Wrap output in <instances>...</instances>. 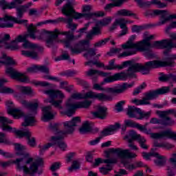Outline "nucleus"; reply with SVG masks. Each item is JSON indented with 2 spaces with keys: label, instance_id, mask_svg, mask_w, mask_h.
<instances>
[{
  "label": "nucleus",
  "instance_id": "nucleus-1",
  "mask_svg": "<svg viewBox=\"0 0 176 176\" xmlns=\"http://www.w3.org/2000/svg\"><path fill=\"white\" fill-rule=\"evenodd\" d=\"M79 123H80V118L74 117L71 121H66L63 123V127L65 128L64 130H61V124L60 123L50 124L48 129L55 135L51 137L52 142L45 144L43 146H38L40 152L42 153L54 145L58 146L61 151H65L67 144L64 142V138L68 134H73L74 131H75V127Z\"/></svg>",
  "mask_w": 176,
  "mask_h": 176
},
{
  "label": "nucleus",
  "instance_id": "nucleus-2",
  "mask_svg": "<svg viewBox=\"0 0 176 176\" xmlns=\"http://www.w3.org/2000/svg\"><path fill=\"white\" fill-rule=\"evenodd\" d=\"M126 67H129L126 73H116L111 76L104 78V82L111 83L116 80H126L128 78H134L135 76V72H141L142 75H149L151 69L159 67V62L148 61L143 65L141 63H133L132 60H126L123 62L122 65H120L122 69L126 68Z\"/></svg>",
  "mask_w": 176,
  "mask_h": 176
},
{
  "label": "nucleus",
  "instance_id": "nucleus-3",
  "mask_svg": "<svg viewBox=\"0 0 176 176\" xmlns=\"http://www.w3.org/2000/svg\"><path fill=\"white\" fill-rule=\"evenodd\" d=\"M32 6V3L30 2L27 4L20 6L16 8V18L8 14L4 15L3 17L0 18V28H12L14 23L16 24H24L25 27H28L27 23L28 20L21 19L24 16V13L27 12L29 8Z\"/></svg>",
  "mask_w": 176,
  "mask_h": 176
},
{
  "label": "nucleus",
  "instance_id": "nucleus-4",
  "mask_svg": "<svg viewBox=\"0 0 176 176\" xmlns=\"http://www.w3.org/2000/svg\"><path fill=\"white\" fill-rule=\"evenodd\" d=\"M76 5L75 0H68L67 2L61 8V12L64 14V16H68L67 20V28L72 30V31H75L76 30V27H78L77 24L73 23L74 19H90L93 14H80L79 12H75L74 9V6Z\"/></svg>",
  "mask_w": 176,
  "mask_h": 176
},
{
  "label": "nucleus",
  "instance_id": "nucleus-5",
  "mask_svg": "<svg viewBox=\"0 0 176 176\" xmlns=\"http://www.w3.org/2000/svg\"><path fill=\"white\" fill-rule=\"evenodd\" d=\"M148 35V32L144 33V38L143 41H140L139 43H134L135 41V35H132L128 41L122 45V49H136L138 50H149L152 44H151L150 41H152L155 36Z\"/></svg>",
  "mask_w": 176,
  "mask_h": 176
},
{
  "label": "nucleus",
  "instance_id": "nucleus-6",
  "mask_svg": "<svg viewBox=\"0 0 176 176\" xmlns=\"http://www.w3.org/2000/svg\"><path fill=\"white\" fill-rule=\"evenodd\" d=\"M43 93L50 97V99L45 100V102H50L52 107H54L56 109H59V111L63 109L61 104H63V98H65V96L61 91L48 89L43 91Z\"/></svg>",
  "mask_w": 176,
  "mask_h": 176
},
{
  "label": "nucleus",
  "instance_id": "nucleus-7",
  "mask_svg": "<svg viewBox=\"0 0 176 176\" xmlns=\"http://www.w3.org/2000/svg\"><path fill=\"white\" fill-rule=\"evenodd\" d=\"M21 104H23L25 108L29 109V113L25 116V122L22 123V126L27 127L28 126H34V123L36 122L35 120V115L38 113V103H31L27 100H21Z\"/></svg>",
  "mask_w": 176,
  "mask_h": 176
},
{
  "label": "nucleus",
  "instance_id": "nucleus-8",
  "mask_svg": "<svg viewBox=\"0 0 176 176\" xmlns=\"http://www.w3.org/2000/svg\"><path fill=\"white\" fill-rule=\"evenodd\" d=\"M72 98L74 100H82L91 98V100H99V101H112L113 98L111 96L105 95V94L93 92L91 91L87 92L85 94L75 93L72 95Z\"/></svg>",
  "mask_w": 176,
  "mask_h": 176
},
{
  "label": "nucleus",
  "instance_id": "nucleus-9",
  "mask_svg": "<svg viewBox=\"0 0 176 176\" xmlns=\"http://www.w3.org/2000/svg\"><path fill=\"white\" fill-rule=\"evenodd\" d=\"M58 29H55L53 32H47L44 30L43 32L40 33V35L36 34V39H45V45L47 47H54L56 43H58Z\"/></svg>",
  "mask_w": 176,
  "mask_h": 176
},
{
  "label": "nucleus",
  "instance_id": "nucleus-10",
  "mask_svg": "<svg viewBox=\"0 0 176 176\" xmlns=\"http://www.w3.org/2000/svg\"><path fill=\"white\" fill-rule=\"evenodd\" d=\"M139 130L140 131H143V133H145L146 134H150L151 138H153L154 140H166V138H169L170 140H176V133L173 132L170 130L153 133H152V130H148L146 129V125H140V126L139 127Z\"/></svg>",
  "mask_w": 176,
  "mask_h": 176
},
{
  "label": "nucleus",
  "instance_id": "nucleus-11",
  "mask_svg": "<svg viewBox=\"0 0 176 176\" xmlns=\"http://www.w3.org/2000/svg\"><path fill=\"white\" fill-rule=\"evenodd\" d=\"M133 86H134V82L130 84L124 82L122 85L113 88H102L100 84H94L93 89H94V90H100V91H106V93H111V94H122V93H124L127 89H130V87H133Z\"/></svg>",
  "mask_w": 176,
  "mask_h": 176
},
{
  "label": "nucleus",
  "instance_id": "nucleus-12",
  "mask_svg": "<svg viewBox=\"0 0 176 176\" xmlns=\"http://www.w3.org/2000/svg\"><path fill=\"white\" fill-rule=\"evenodd\" d=\"M91 105V100H85L82 102H78L77 103H74L72 102V98H69L65 104L67 111L65 113L67 116L71 118L76 109L79 108H89Z\"/></svg>",
  "mask_w": 176,
  "mask_h": 176
},
{
  "label": "nucleus",
  "instance_id": "nucleus-13",
  "mask_svg": "<svg viewBox=\"0 0 176 176\" xmlns=\"http://www.w3.org/2000/svg\"><path fill=\"white\" fill-rule=\"evenodd\" d=\"M23 49H32V51H25L22 50L21 53L23 56H25L26 57H30V58H38V53L36 52L35 50L38 52H42L43 50V47H41V45L35 43H32L30 41H25L22 45Z\"/></svg>",
  "mask_w": 176,
  "mask_h": 176
},
{
  "label": "nucleus",
  "instance_id": "nucleus-14",
  "mask_svg": "<svg viewBox=\"0 0 176 176\" xmlns=\"http://www.w3.org/2000/svg\"><path fill=\"white\" fill-rule=\"evenodd\" d=\"M126 115L130 118L138 119L142 120V119H149L151 116V111L145 113L140 108H137L135 106H129L126 111Z\"/></svg>",
  "mask_w": 176,
  "mask_h": 176
},
{
  "label": "nucleus",
  "instance_id": "nucleus-15",
  "mask_svg": "<svg viewBox=\"0 0 176 176\" xmlns=\"http://www.w3.org/2000/svg\"><path fill=\"white\" fill-rule=\"evenodd\" d=\"M10 133H14L19 138H23L25 137L28 140V145L31 146V148H34L36 146V140L35 138L32 137V133L30 131V129H26L25 131H19L16 129V128H12V130Z\"/></svg>",
  "mask_w": 176,
  "mask_h": 176
},
{
  "label": "nucleus",
  "instance_id": "nucleus-16",
  "mask_svg": "<svg viewBox=\"0 0 176 176\" xmlns=\"http://www.w3.org/2000/svg\"><path fill=\"white\" fill-rule=\"evenodd\" d=\"M104 153L106 155V157H109V153H116L118 157L121 159V160H122V159H124V157H128L130 159H135V157H137V154L130 152V150H123L120 148H110L109 151H104Z\"/></svg>",
  "mask_w": 176,
  "mask_h": 176
},
{
  "label": "nucleus",
  "instance_id": "nucleus-17",
  "mask_svg": "<svg viewBox=\"0 0 176 176\" xmlns=\"http://www.w3.org/2000/svg\"><path fill=\"white\" fill-rule=\"evenodd\" d=\"M90 47V41L89 40L80 41L74 47H70L71 53L74 54H80L82 52H86Z\"/></svg>",
  "mask_w": 176,
  "mask_h": 176
},
{
  "label": "nucleus",
  "instance_id": "nucleus-18",
  "mask_svg": "<svg viewBox=\"0 0 176 176\" xmlns=\"http://www.w3.org/2000/svg\"><path fill=\"white\" fill-rule=\"evenodd\" d=\"M28 33L23 36L21 35L18 36L14 41H16V43L25 42V40L27 38H28V36L32 39H36V34H38L39 31H38L36 28L34 26V24L32 23L28 27Z\"/></svg>",
  "mask_w": 176,
  "mask_h": 176
},
{
  "label": "nucleus",
  "instance_id": "nucleus-19",
  "mask_svg": "<svg viewBox=\"0 0 176 176\" xmlns=\"http://www.w3.org/2000/svg\"><path fill=\"white\" fill-rule=\"evenodd\" d=\"M154 14L156 16L160 14V21L158 22V25H163L164 24H166L168 21H170V20H172V19H176V14H172L168 15L167 13V11L164 10H155L153 11Z\"/></svg>",
  "mask_w": 176,
  "mask_h": 176
},
{
  "label": "nucleus",
  "instance_id": "nucleus-20",
  "mask_svg": "<svg viewBox=\"0 0 176 176\" xmlns=\"http://www.w3.org/2000/svg\"><path fill=\"white\" fill-rule=\"evenodd\" d=\"M6 74L10 75L12 79H16V80H19V82H22L23 83H27L30 80L27 76L16 71L12 67H8L6 70Z\"/></svg>",
  "mask_w": 176,
  "mask_h": 176
},
{
  "label": "nucleus",
  "instance_id": "nucleus-21",
  "mask_svg": "<svg viewBox=\"0 0 176 176\" xmlns=\"http://www.w3.org/2000/svg\"><path fill=\"white\" fill-rule=\"evenodd\" d=\"M169 92L170 87H163L155 91H150L149 92L146 93L144 96H146V98L149 101L151 100H155V98H157L158 96L166 94Z\"/></svg>",
  "mask_w": 176,
  "mask_h": 176
},
{
  "label": "nucleus",
  "instance_id": "nucleus-22",
  "mask_svg": "<svg viewBox=\"0 0 176 176\" xmlns=\"http://www.w3.org/2000/svg\"><path fill=\"white\" fill-rule=\"evenodd\" d=\"M7 111L9 115H12L14 119H20L22 116H24V113L21 109H19L14 107V104H13V102L7 101L6 102Z\"/></svg>",
  "mask_w": 176,
  "mask_h": 176
},
{
  "label": "nucleus",
  "instance_id": "nucleus-23",
  "mask_svg": "<svg viewBox=\"0 0 176 176\" xmlns=\"http://www.w3.org/2000/svg\"><path fill=\"white\" fill-rule=\"evenodd\" d=\"M43 117L41 120L43 122H49V120H53L56 112L52 109V106H46L42 108Z\"/></svg>",
  "mask_w": 176,
  "mask_h": 176
},
{
  "label": "nucleus",
  "instance_id": "nucleus-24",
  "mask_svg": "<svg viewBox=\"0 0 176 176\" xmlns=\"http://www.w3.org/2000/svg\"><path fill=\"white\" fill-rule=\"evenodd\" d=\"M85 75L86 76L91 78L92 80L96 82L98 76H103L105 78L108 76V75H111V73H107L94 69H89L88 71L85 72Z\"/></svg>",
  "mask_w": 176,
  "mask_h": 176
},
{
  "label": "nucleus",
  "instance_id": "nucleus-25",
  "mask_svg": "<svg viewBox=\"0 0 176 176\" xmlns=\"http://www.w3.org/2000/svg\"><path fill=\"white\" fill-rule=\"evenodd\" d=\"M127 159H129V157H124L121 160V163L123 164L124 167H125L126 170H129V171H133V170H135L138 168V167H142V166H144L142 162H136L134 164H131L130 160Z\"/></svg>",
  "mask_w": 176,
  "mask_h": 176
},
{
  "label": "nucleus",
  "instance_id": "nucleus-26",
  "mask_svg": "<svg viewBox=\"0 0 176 176\" xmlns=\"http://www.w3.org/2000/svg\"><path fill=\"white\" fill-rule=\"evenodd\" d=\"M91 10V6H84L82 7V13H80V14H92L91 17L85 18L86 20H90V19H94V17H104L105 16V13L102 11H98L96 12H90Z\"/></svg>",
  "mask_w": 176,
  "mask_h": 176
},
{
  "label": "nucleus",
  "instance_id": "nucleus-27",
  "mask_svg": "<svg viewBox=\"0 0 176 176\" xmlns=\"http://www.w3.org/2000/svg\"><path fill=\"white\" fill-rule=\"evenodd\" d=\"M173 60H176V54L170 55L169 58H168L165 61L160 60H151V61H157L158 63V67L155 68H160L162 67H175V63Z\"/></svg>",
  "mask_w": 176,
  "mask_h": 176
},
{
  "label": "nucleus",
  "instance_id": "nucleus-28",
  "mask_svg": "<svg viewBox=\"0 0 176 176\" xmlns=\"http://www.w3.org/2000/svg\"><path fill=\"white\" fill-rule=\"evenodd\" d=\"M0 123L1 125L0 126L1 129H2L3 131H8L10 132L13 130V128L8 124H12L13 121L10 120L8 118L1 116L0 117Z\"/></svg>",
  "mask_w": 176,
  "mask_h": 176
},
{
  "label": "nucleus",
  "instance_id": "nucleus-29",
  "mask_svg": "<svg viewBox=\"0 0 176 176\" xmlns=\"http://www.w3.org/2000/svg\"><path fill=\"white\" fill-rule=\"evenodd\" d=\"M108 109L104 106H98L96 111L92 113L94 118H98L99 119H105L107 118V111Z\"/></svg>",
  "mask_w": 176,
  "mask_h": 176
},
{
  "label": "nucleus",
  "instance_id": "nucleus-30",
  "mask_svg": "<svg viewBox=\"0 0 176 176\" xmlns=\"http://www.w3.org/2000/svg\"><path fill=\"white\" fill-rule=\"evenodd\" d=\"M120 129V124L116 122L114 125H111L109 127L105 129L101 132V134L100 135V137H107V135H111L112 133L114 131H116L117 130H119Z\"/></svg>",
  "mask_w": 176,
  "mask_h": 176
},
{
  "label": "nucleus",
  "instance_id": "nucleus-31",
  "mask_svg": "<svg viewBox=\"0 0 176 176\" xmlns=\"http://www.w3.org/2000/svg\"><path fill=\"white\" fill-rule=\"evenodd\" d=\"M176 158L172 157L169 160V165L168 166V176L175 175Z\"/></svg>",
  "mask_w": 176,
  "mask_h": 176
},
{
  "label": "nucleus",
  "instance_id": "nucleus-32",
  "mask_svg": "<svg viewBox=\"0 0 176 176\" xmlns=\"http://www.w3.org/2000/svg\"><path fill=\"white\" fill-rule=\"evenodd\" d=\"M154 157H156V160H154V163L158 167H163L167 162L166 157L161 155L158 153H155Z\"/></svg>",
  "mask_w": 176,
  "mask_h": 176
},
{
  "label": "nucleus",
  "instance_id": "nucleus-33",
  "mask_svg": "<svg viewBox=\"0 0 176 176\" xmlns=\"http://www.w3.org/2000/svg\"><path fill=\"white\" fill-rule=\"evenodd\" d=\"M102 163H118V158H109L102 160V158L95 159V162L93 164L94 167H98Z\"/></svg>",
  "mask_w": 176,
  "mask_h": 176
},
{
  "label": "nucleus",
  "instance_id": "nucleus-34",
  "mask_svg": "<svg viewBox=\"0 0 176 176\" xmlns=\"http://www.w3.org/2000/svg\"><path fill=\"white\" fill-rule=\"evenodd\" d=\"M14 148L16 151V155H17V156H23V155H25V153H29L24 151H25V149H27L25 146H23V144H21L19 143H15V144H14Z\"/></svg>",
  "mask_w": 176,
  "mask_h": 176
},
{
  "label": "nucleus",
  "instance_id": "nucleus-35",
  "mask_svg": "<svg viewBox=\"0 0 176 176\" xmlns=\"http://www.w3.org/2000/svg\"><path fill=\"white\" fill-rule=\"evenodd\" d=\"M3 60H0V64H3L4 65H16V61L13 60V58L6 56V54H3L1 58Z\"/></svg>",
  "mask_w": 176,
  "mask_h": 176
},
{
  "label": "nucleus",
  "instance_id": "nucleus-36",
  "mask_svg": "<svg viewBox=\"0 0 176 176\" xmlns=\"http://www.w3.org/2000/svg\"><path fill=\"white\" fill-rule=\"evenodd\" d=\"M160 124L162 126H173L175 121L171 120V118L166 116L165 117H160Z\"/></svg>",
  "mask_w": 176,
  "mask_h": 176
},
{
  "label": "nucleus",
  "instance_id": "nucleus-37",
  "mask_svg": "<svg viewBox=\"0 0 176 176\" xmlns=\"http://www.w3.org/2000/svg\"><path fill=\"white\" fill-rule=\"evenodd\" d=\"M9 41H10V35L6 34L3 38L0 39V47H6L7 49L9 45Z\"/></svg>",
  "mask_w": 176,
  "mask_h": 176
},
{
  "label": "nucleus",
  "instance_id": "nucleus-38",
  "mask_svg": "<svg viewBox=\"0 0 176 176\" xmlns=\"http://www.w3.org/2000/svg\"><path fill=\"white\" fill-rule=\"evenodd\" d=\"M0 8L5 10L6 9H14V3H8L6 0H0Z\"/></svg>",
  "mask_w": 176,
  "mask_h": 176
},
{
  "label": "nucleus",
  "instance_id": "nucleus-39",
  "mask_svg": "<svg viewBox=\"0 0 176 176\" xmlns=\"http://www.w3.org/2000/svg\"><path fill=\"white\" fill-rule=\"evenodd\" d=\"M142 137H141V135L137 133L135 131H131L129 132V136H125L124 140L127 138L128 140H132V141H134V140H136V141H139L140 139H141Z\"/></svg>",
  "mask_w": 176,
  "mask_h": 176
},
{
  "label": "nucleus",
  "instance_id": "nucleus-40",
  "mask_svg": "<svg viewBox=\"0 0 176 176\" xmlns=\"http://www.w3.org/2000/svg\"><path fill=\"white\" fill-rule=\"evenodd\" d=\"M79 131L80 134H86V133L91 131V126H90L89 121L85 122L82 124V127L79 129Z\"/></svg>",
  "mask_w": 176,
  "mask_h": 176
},
{
  "label": "nucleus",
  "instance_id": "nucleus-41",
  "mask_svg": "<svg viewBox=\"0 0 176 176\" xmlns=\"http://www.w3.org/2000/svg\"><path fill=\"white\" fill-rule=\"evenodd\" d=\"M157 113L160 118H164L166 116H168V115H176V110L175 109H169L167 111H158Z\"/></svg>",
  "mask_w": 176,
  "mask_h": 176
},
{
  "label": "nucleus",
  "instance_id": "nucleus-42",
  "mask_svg": "<svg viewBox=\"0 0 176 176\" xmlns=\"http://www.w3.org/2000/svg\"><path fill=\"white\" fill-rule=\"evenodd\" d=\"M19 89L21 93H23V94L31 96V97L35 95V94L34 93V91L30 87H19Z\"/></svg>",
  "mask_w": 176,
  "mask_h": 176
},
{
  "label": "nucleus",
  "instance_id": "nucleus-43",
  "mask_svg": "<svg viewBox=\"0 0 176 176\" xmlns=\"http://www.w3.org/2000/svg\"><path fill=\"white\" fill-rule=\"evenodd\" d=\"M104 69L112 71V69H122V67L119 65H115V59H112L109 62V65L104 67Z\"/></svg>",
  "mask_w": 176,
  "mask_h": 176
},
{
  "label": "nucleus",
  "instance_id": "nucleus-44",
  "mask_svg": "<svg viewBox=\"0 0 176 176\" xmlns=\"http://www.w3.org/2000/svg\"><path fill=\"white\" fill-rule=\"evenodd\" d=\"M74 38H75V36H74V34H72L70 35H67L66 36V39L60 40L59 42H61L62 43H64L65 46L66 47H70L71 42H72V41H74Z\"/></svg>",
  "mask_w": 176,
  "mask_h": 176
},
{
  "label": "nucleus",
  "instance_id": "nucleus-45",
  "mask_svg": "<svg viewBox=\"0 0 176 176\" xmlns=\"http://www.w3.org/2000/svg\"><path fill=\"white\" fill-rule=\"evenodd\" d=\"M126 49H131L127 51H125L118 55V58H122L123 57H129V56H133V54H135V48H126Z\"/></svg>",
  "mask_w": 176,
  "mask_h": 176
},
{
  "label": "nucleus",
  "instance_id": "nucleus-46",
  "mask_svg": "<svg viewBox=\"0 0 176 176\" xmlns=\"http://www.w3.org/2000/svg\"><path fill=\"white\" fill-rule=\"evenodd\" d=\"M128 21L127 20H126L125 19H124V21L122 22V24L120 25V28L121 30H122L120 32V34H118V36H123L124 35H126L129 31V29L127 28V25H126V24H127Z\"/></svg>",
  "mask_w": 176,
  "mask_h": 176
},
{
  "label": "nucleus",
  "instance_id": "nucleus-47",
  "mask_svg": "<svg viewBox=\"0 0 176 176\" xmlns=\"http://www.w3.org/2000/svg\"><path fill=\"white\" fill-rule=\"evenodd\" d=\"M124 124H125V126H127L128 127L138 129V130L140 129V127L141 126V124L133 121L132 120H125Z\"/></svg>",
  "mask_w": 176,
  "mask_h": 176
},
{
  "label": "nucleus",
  "instance_id": "nucleus-48",
  "mask_svg": "<svg viewBox=\"0 0 176 176\" xmlns=\"http://www.w3.org/2000/svg\"><path fill=\"white\" fill-rule=\"evenodd\" d=\"M116 163H106V167L100 168V171L102 174L106 175L109 171L112 170V168L113 167V164Z\"/></svg>",
  "mask_w": 176,
  "mask_h": 176
},
{
  "label": "nucleus",
  "instance_id": "nucleus-49",
  "mask_svg": "<svg viewBox=\"0 0 176 176\" xmlns=\"http://www.w3.org/2000/svg\"><path fill=\"white\" fill-rule=\"evenodd\" d=\"M118 16H135V14L131 12V10L122 9L120 10L117 12Z\"/></svg>",
  "mask_w": 176,
  "mask_h": 176
},
{
  "label": "nucleus",
  "instance_id": "nucleus-50",
  "mask_svg": "<svg viewBox=\"0 0 176 176\" xmlns=\"http://www.w3.org/2000/svg\"><path fill=\"white\" fill-rule=\"evenodd\" d=\"M124 21V18H120L116 19L115 22L111 26L110 28V31H113V30H116L118 28V25H122V23Z\"/></svg>",
  "mask_w": 176,
  "mask_h": 176
},
{
  "label": "nucleus",
  "instance_id": "nucleus-51",
  "mask_svg": "<svg viewBox=\"0 0 176 176\" xmlns=\"http://www.w3.org/2000/svg\"><path fill=\"white\" fill-rule=\"evenodd\" d=\"M87 52H85L83 56L85 57V58H89V57H93L97 54L96 53V49L94 48H90V47L86 50Z\"/></svg>",
  "mask_w": 176,
  "mask_h": 176
},
{
  "label": "nucleus",
  "instance_id": "nucleus-52",
  "mask_svg": "<svg viewBox=\"0 0 176 176\" xmlns=\"http://www.w3.org/2000/svg\"><path fill=\"white\" fill-rule=\"evenodd\" d=\"M159 80H160V82H171V74H164L161 73Z\"/></svg>",
  "mask_w": 176,
  "mask_h": 176
},
{
  "label": "nucleus",
  "instance_id": "nucleus-53",
  "mask_svg": "<svg viewBox=\"0 0 176 176\" xmlns=\"http://www.w3.org/2000/svg\"><path fill=\"white\" fill-rule=\"evenodd\" d=\"M0 93L4 94H13V93H14V89L8 87H1Z\"/></svg>",
  "mask_w": 176,
  "mask_h": 176
},
{
  "label": "nucleus",
  "instance_id": "nucleus-54",
  "mask_svg": "<svg viewBox=\"0 0 176 176\" xmlns=\"http://www.w3.org/2000/svg\"><path fill=\"white\" fill-rule=\"evenodd\" d=\"M111 21H112V19L111 17L105 18L103 20L98 21L96 23V25H102L104 27L105 25H108V24H111Z\"/></svg>",
  "mask_w": 176,
  "mask_h": 176
},
{
  "label": "nucleus",
  "instance_id": "nucleus-55",
  "mask_svg": "<svg viewBox=\"0 0 176 176\" xmlns=\"http://www.w3.org/2000/svg\"><path fill=\"white\" fill-rule=\"evenodd\" d=\"M138 142L140 144V148L142 149H148V145L146 144V140H145V138L142 137L139 140H138Z\"/></svg>",
  "mask_w": 176,
  "mask_h": 176
},
{
  "label": "nucleus",
  "instance_id": "nucleus-56",
  "mask_svg": "<svg viewBox=\"0 0 176 176\" xmlns=\"http://www.w3.org/2000/svg\"><path fill=\"white\" fill-rule=\"evenodd\" d=\"M60 167H61V162H54L51 166L50 167V169L52 173H54L55 171H57V170L60 169Z\"/></svg>",
  "mask_w": 176,
  "mask_h": 176
},
{
  "label": "nucleus",
  "instance_id": "nucleus-57",
  "mask_svg": "<svg viewBox=\"0 0 176 176\" xmlns=\"http://www.w3.org/2000/svg\"><path fill=\"white\" fill-rule=\"evenodd\" d=\"M126 104V101L121 100L116 104V110L117 112H122L123 111V105Z\"/></svg>",
  "mask_w": 176,
  "mask_h": 176
},
{
  "label": "nucleus",
  "instance_id": "nucleus-58",
  "mask_svg": "<svg viewBox=\"0 0 176 176\" xmlns=\"http://www.w3.org/2000/svg\"><path fill=\"white\" fill-rule=\"evenodd\" d=\"M7 49H10V50H19V45L16 41H12L10 44H8Z\"/></svg>",
  "mask_w": 176,
  "mask_h": 176
},
{
  "label": "nucleus",
  "instance_id": "nucleus-59",
  "mask_svg": "<svg viewBox=\"0 0 176 176\" xmlns=\"http://www.w3.org/2000/svg\"><path fill=\"white\" fill-rule=\"evenodd\" d=\"M109 41V38L101 40L94 44V47H101V46H103V45H105V43H107Z\"/></svg>",
  "mask_w": 176,
  "mask_h": 176
},
{
  "label": "nucleus",
  "instance_id": "nucleus-60",
  "mask_svg": "<svg viewBox=\"0 0 176 176\" xmlns=\"http://www.w3.org/2000/svg\"><path fill=\"white\" fill-rule=\"evenodd\" d=\"M128 146L131 151H138V147L133 143V139H128Z\"/></svg>",
  "mask_w": 176,
  "mask_h": 176
},
{
  "label": "nucleus",
  "instance_id": "nucleus-61",
  "mask_svg": "<svg viewBox=\"0 0 176 176\" xmlns=\"http://www.w3.org/2000/svg\"><path fill=\"white\" fill-rule=\"evenodd\" d=\"M145 86H146V85H145V83H143L138 88H136L133 91V96H138V94H140V93L141 92V90L145 89Z\"/></svg>",
  "mask_w": 176,
  "mask_h": 176
},
{
  "label": "nucleus",
  "instance_id": "nucleus-62",
  "mask_svg": "<svg viewBox=\"0 0 176 176\" xmlns=\"http://www.w3.org/2000/svg\"><path fill=\"white\" fill-rule=\"evenodd\" d=\"M144 26H138L137 25H133L132 26V32H141V31H144Z\"/></svg>",
  "mask_w": 176,
  "mask_h": 176
},
{
  "label": "nucleus",
  "instance_id": "nucleus-63",
  "mask_svg": "<svg viewBox=\"0 0 176 176\" xmlns=\"http://www.w3.org/2000/svg\"><path fill=\"white\" fill-rule=\"evenodd\" d=\"M61 60H69V55L67 53H65L60 56L55 58V61H61Z\"/></svg>",
  "mask_w": 176,
  "mask_h": 176
},
{
  "label": "nucleus",
  "instance_id": "nucleus-64",
  "mask_svg": "<svg viewBox=\"0 0 176 176\" xmlns=\"http://www.w3.org/2000/svg\"><path fill=\"white\" fill-rule=\"evenodd\" d=\"M38 71L43 72L44 74H49L50 69L44 65H38Z\"/></svg>",
  "mask_w": 176,
  "mask_h": 176
}]
</instances>
